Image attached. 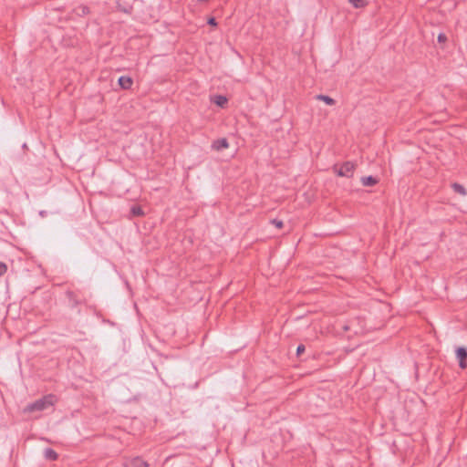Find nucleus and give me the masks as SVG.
Instances as JSON below:
<instances>
[{
	"instance_id": "f257e3e1",
	"label": "nucleus",
	"mask_w": 467,
	"mask_h": 467,
	"mask_svg": "<svg viewBox=\"0 0 467 467\" xmlns=\"http://www.w3.org/2000/svg\"><path fill=\"white\" fill-rule=\"evenodd\" d=\"M57 401V398L53 394H48L43 398L28 404L25 409L26 412L42 411L52 407Z\"/></svg>"
},
{
	"instance_id": "f03ea898",
	"label": "nucleus",
	"mask_w": 467,
	"mask_h": 467,
	"mask_svg": "<svg viewBox=\"0 0 467 467\" xmlns=\"http://www.w3.org/2000/svg\"><path fill=\"white\" fill-rule=\"evenodd\" d=\"M356 167L357 165L352 161H345L342 164L333 165L332 170L340 177L351 178L353 177Z\"/></svg>"
},
{
	"instance_id": "7ed1b4c3",
	"label": "nucleus",
	"mask_w": 467,
	"mask_h": 467,
	"mask_svg": "<svg viewBox=\"0 0 467 467\" xmlns=\"http://www.w3.org/2000/svg\"><path fill=\"white\" fill-rule=\"evenodd\" d=\"M456 357L459 361V367L462 369L467 368V350L465 348L460 347L456 350Z\"/></svg>"
},
{
	"instance_id": "20e7f679",
	"label": "nucleus",
	"mask_w": 467,
	"mask_h": 467,
	"mask_svg": "<svg viewBox=\"0 0 467 467\" xmlns=\"http://www.w3.org/2000/svg\"><path fill=\"white\" fill-rule=\"evenodd\" d=\"M124 467H149V464L140 457H133L125 462Z\"/></svg>"
},
{
	"instance_id": "39448f33",
	"label": "nucleus",
	"mask_w": 467,
	"mask_h": 467,
	"mask_svg": "<svg viewBox=\"0 0 467 467\" xmlns=\"http://www.w3.org/2000/svg\"><path fill=\"white\" fill-rule=\"evenodd\" d=\"M228 147H229V143L225 138L216 140L212 144V148L218 151L227 149Z\"/></svg>"
},
{
	"instance_id": "423d86ee",
	"label": "nucleus",
	"mask_w": 467,
	"mask_h": 467,
	"mask_svg": "<svg viewBox=\"0 0 467 467\" xmlns=\"http://www.w3.org/2000/svg\"><path fill=\"white\" fill-rule=\"evenodd\" d=\"M118 82L123 89H130L133 84L132 78L128 76H121Z\"/></svg>"
},
{
	"instance_id": "0eeeda50",
	"label": "nucleus",
	"mask_w": 467,
	"mask_h": 467,
	"mask_svg": "<svg viewBox=\"0 0 467 467\" xmlns=\"http://www.w3.org/2000/svg\"><path fill=\"white\" fill-rule=\"evenodd\" d=\"M379 182V180L376 177L371 175L364 176L361 178V183L363 186H374Z\"/></svg>"
},
{
	"instance_id": "6e6552de",
	"label": "nucleus",
	"mask_w": 467,
	"mask_h": 467,
	"mask_svg": "<svg viewBox=\"0 0 467 467\" xmlns=\"http://www.w3.org/2000/svg\"><path fill=\"white\" fill-rule=\"evenodd\" d=\"M66 296H67V299L69 300V303H70L72 307H75L78 305H79L80 302H79L77 295L75 294V292H73V291H67L66 292Z\"/></svg>"
},
{
	"instance_id": "1a4fd4ad",
	"label": "nucleus",
	"mask_w": 467,
	"mask_h": 467,
	"mask_svg": "<svg viewBox=\"0 0 467 467\" xmlns=\"http://www.w3.org/2000/svg\"><path fill=\"white\" fill-rule=\"evenodd\" d=\"M44 456L47 460L49 461H56L58 457L57 453L53 449L50 448L45 450Z\"/></svg>"
},
{
	"instance_id": "9d476101",
	"label": "nucleus",
	"mask_w": 467,
	"mask_h": 467,
	"mask_svg": "<svg viewBox=\"0 0 467 467\" xmlns=\"http://www.w3.org/2000/svg\"><path fill=\"white\" fill-rule=\"evenodd\" d=\"M316 99L317 100H322L326 104L330 105V106L335 105V103H336L334 99H332L331 97L327 96V95H317Z\"/></svg>"
},
{
	"instance_id": "9b49d317",
	"label": "nucleus",
	"mask_w": 467,
	"mask_h": 467,
	"mask_svg": "<svg viewBox=\"0 0 467 467\" xmlns=\"http://www.w3.org/2000/svg\"><path fill=\"white\" fill-rule=\"evenodd\" d=\"M453 191L462 196L467 194L466 189L460 183L454 182L451 184Z\"/></svg>"
},
{
	"instance_id": "f8f14e48",
	"label": "nucleus",
	"mask_w": 467,
	"mask_h": 467,
	"mask_svg": "<svg viewBox=\"0 0 467 467\" xmlns=\"http://www.w3.org/2000/svg\"><path fill=\"white\" fill-rule=\"evenodd\" d=\"M130 213L133 216H140L143 215V212L140 206L134 205L130 209Z\"/></svg>"
},
{
	"instance_id": "ddd939ff",
	"label": "nucleus",
	"mask_w": 467,
	"mask_h": 467,
	"mask_svg": "<svg viewBox=\"0 0 467 467\" xmlns=\"http://www.w3.org/2000/svg\"><path fill=\"white\" fill-rule=\"evenodd\" d=\"M348 2L356 8L363 7L366 5L365 0H348Z\"/></svg>"
},
{
	"instance_id": "4468645a",
	"label": "nucleus",
	"mask_w": 467,
	"mask_h": 467,
	"mask_svg": "<svg viewBox=\"0 0 467 467\" xmlns=\"http://www.w3.org/2000/svg\"><path fill=\"white\" fill-rule=\"evenodd\" d=\"M214 102L218 106L223 107L227 103V99L224 96H216Z\"/></svg>"
},
{
	"instance_id": "2eb2a0df",
	"label": "nucleus",
	"mask_w": 467,
	"mask_h": 467,
	"mask_svg": "<svg viewBox=\"0 0 467 467\" xmlns=\"http://www.w3.org/2000/svg\"><path fill=\"white\" fill-rule=\"evenodd\" d=\"M271 223L276 227L281 229L284 226V223L281 220L274 219Z\"/></svg>"
},
{
	"instance_id": "dca6fc26",
	"label": "nucleus",
	"mask_w": 467,
	"mask_h": 467,
	"mask_svg": "<svg viewBox=\"0 0 467 467\" xmlns=\"http://www.w3.org/2000/svg\"><path fill=\"white\" fill-rule=\"evenodd\" d=\"M7 271V266L5 263L0 262V276L4 275Z\"/></svg>"
},
{
	"instance_id": "f3484780",
	"label": "nucleus",
	"mask_w": 467,
	"mask_h": 467,
	"mask_svg": "<svg viewBox=\"0 0 467 467\" xmlns=\"http://www.w3.org/2000/svg\"><path fill=\"white\" fill-rule=\"evenodd\" d=\"M305 349H306V348H305V346H304V345H302V344H300V345L297 347V348H296V355H297V356H300L302 353H304V352H305Z\"/></svg>"
},
{
	"instance_id": "a211bd4d",
	"label": "nucleus",
	"mask_w": 467,
	"mask_h": 467,
	"mask_svg": "<svg viewBox=\"0 0 467 467\" xmlns=\"http://www.w3.org/2000/svg\"><path fill=\"white\" fill-rule=\"evenodd\" d=\"M446 40H447V36H445V34L441 33V34L438 36V41H439L440 43H444Z\"/></svg>"
},
{
	"instance_id": "6ab92c4d",
	"label": "nucleus",
	"mask_w": 467,
	"mask_h": 467,
	"mask_svg": "<svg viewBox=\"0 0 467 467\" xmlns=\"http://www.w3.org/2000/svg\"><path fill=\"white\" fill-rule=\"evenodd\" d=\"M208 24L211 25V26H216L217 25L216 20H215L214 17H210L208 19Z\"/></svg>"
}]
</instances>
